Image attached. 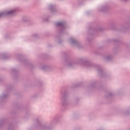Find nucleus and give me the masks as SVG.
<instances>
[{
	"mask_svg": "<svg viewBox=\"0 0 130 130\" xmlns=\"http://www.w3.org/2000/svg\"><path fill=\"white\" fill-rule=\"evenodd\" d=\"M57 25H60V23H57Z\"/></svg>",
	"mask_w": 130,
	"mask_h": 130,
	"instance_id": "obj_1",
	"label": "nucleus"
}]
</instances>
